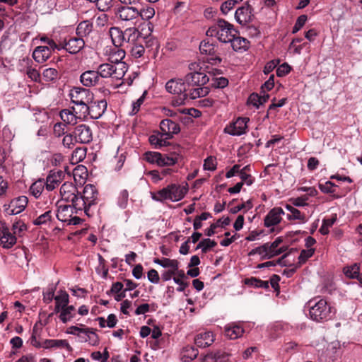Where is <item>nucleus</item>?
<instances>
[{"instance_id":"obj_32","label":"nucleus","mask_w":362,"mask_h":362,"mask_svg":"<svg viewBox=\"0 0 362 362\" xmlns=\"http://www.w3.org/2000/svg\"><path fill=\"white\" fill-rule=\"evenodd\" d=\"M229 42L231 43L232 48L234 51H245L248 48L249 42L244 37L233 36Z\"/></svg>"},{"instance_id":"obj_14","label":"nucleus","mask_w":362,"mask_h":362,"mask_svg":"<svg viewBox=\"0 0 362 362\" xmlns=\"http://www.w3.org/2000/svg\"><path fill=\"white\" fill-rule=\"evenodd\" d=\"M116 14L122 21L134 23L139 18V9L134 6H121Z\"/></svg>"},{"instance_id":"obj_45","label":"nucleus","mask_w":362,"mask_h":362,"mask_svg":"<svg viewBox=\"0 0 362 362\" xmlns=\"http://www.w3.org/2000/svg\"><path fill=\"white\" fill-rule=\"evenodd\" d=\"M128 47V46H127ZM130 48V52L133 57L139 58L143 56L145 49L143 45L141 44L134 43L131 45H129Z\"/></svg>"},{"instance_id":"obj_51","label":"nucleus","mask_w":362,"mask_h":362,"mask_svg":"<svg viewBox=\"0 0 362 362\" xmlns=\"http://www.w3.org/2000/svg\"><path fill=\"white\" fill-rule=\"evenodd\" d=\"M88 327H79L77 326H71L68 328L66 333L73 334V335H77L79 337H83V335L85 334V333H88Z\"/></svg>"},{"instance_id":"obj_20","label":"nucleus","mask_w":362,"mask_h":362,"mask_svg":"<svg viewBox=\"0 0 362 362\" xmlns=\"http://www.w3.org/2000/svg\"><path fill=\"white\" fill-rule=\"evenodd\" d=\"M230 354L218 350L206 354L202 359V362H230Z\"/></svg>"},{"instance_id":"obj_52","label":"nucleus","mask_w":362,"mask_h":362,"mask_svg":"<svg viewBox=\"0 0 362 362\" xmlns=\"http://www.w3.org/2000/svg\"><path fill=\"white\" fill-rule=\"evenodd\" d=\"M209 93L207 88L197 87L190 90L189 96L192 99L204 97Z\"/></svg>"},{"instance_id":"obj_39","label":"nucleus","mask_w":362,"mask_h":362,"mask_svg":"<svg viewBox=\"0 0 362 362\" xmlns=\"http://www.w3.org/2000/svg\"><path fill=\"white\" fill-rule=\"evenodd\" d=\"M153 262L160 265L163 268L177 269V265H179V262L176 259H171L169 258L154 259Z\"/></svg>"},{"instance_id":"obj_49","label":"nucleus","mask_w":362,"mask_h":362,"mask_svg":"<svg viewBox=\"0 0 362 362\" xmlns=\"http://www.w3.org/2000/svg\"><path fill=\"white\" fill-rule=\"evenodd\" d=\"M51 218H52V211H51V210H48L46 212H45L44 214L39 216L37 218H35L33 221V223L35 225H37V226L45 224V223H48L49 221H50Z\"/></svg>"},{"instance_id":"obj_12","label":"nucleus","mask_w":362,"mask_h":362,"mask_svg":"<svg viewBox=\"0 0 362 362\" xmlns=\"http://www.w3.org/2000/svg\"><path fill=\"white\" fill-rule=\"evenodd\" d=\"M248 120L245 117H239L235 122L227 126L224 132L233 136H240L246 132Z\"/></svg>"},{"instance_id":"obj_48","label":"nucleus","mask_w":362,"mask_h":362,"mask_svg":"<svg viewBox=\"0 0 362 362\" xmlns=\"http://www.w3.org/2000/svg\"><path fill=\"white\" fill-rule=\"evenodd\" d=\"M155 15V10L151 6H147L141 10H139V17L143 20L148 21L151 19Z\"/></svg>"},{"instance_id":"obj_16","label":"nucleus","mask_w":362,"mask_h":362,"mask_svg":"<svg viewBox=\"0 0 362 362\" xmlns=\"http://www.w3.org/2000/svg\"><path fill=\"white\" fill-rule=\"evenodd\" d=\"M166 90L172 94H177L183 96V98L187 95L186 92V84L182 79H171L165 84Z\"/></svg>"},{"instance_id":"obj_28","label":"nucleus","mask_w":362,"mask_h":362,"mask_svg":"<svg viewBox=\"0 0 362 362\" xmlns=\"http://www.w3.org/2000/svg\"><path fill=\"white\" fill-rule=\"evenodd\" d=\"M235 18L237 22L244 25L251 20V9L249 6H244L235 11Z\"/></svg>"},{"instance_id":"obj_33","label":"nucleus","mask_w":362,"mask_h":362,"mask_svg":"<svg viewBox=\"0 0 362 362\" xmlns=\"http://www.w3.org/2000/svg\"><path fill=\"white\" fill-rule=\"evenodd\" d=\"M286 209L290 211V214H287V218L288 220H298L301 223H305L307 221L306 216L304 214H302L299 210L294 208L293 206L287 204Z\"/></svg>"},{"instance_id":"obj_17","label":"nucleus","mask_w":362,"mask_h":362,"mask_svg":"<svg viewBox=\"0 0 362 362\" xmlns=\"http://www.w3.org/2000/svg\"><path fill=\"white\" fill-rule=\"evenodd\" d=\"M284 214V211L281 207L273 208L264 218V226L269 228L277 225Z\"/></svg>"},{"instance_id":"obj_23","label":"nucleus","mask_w":362,"mask_h":362,"mask_svg":"<svg viewBox=\"0 0 362 362\" xmlns=\"http://www.w3.org/2000/svg\"><path fill=\"white\" fill-rule=\"evenodd\" d=\"M214 341V337L211 332L199 333L194 338V342L199 347H206L210 346Z\"/></svg>"},{"instance_id":"obj_31","label":"nucleus","mask_w":362,"mask_h":362,"mask_svg":"<svg viewBox=\"0 0 362 362\" xmlns=\"http://www.w3.org/2000/svg\"><path fill=\"white\" fill-rule=\"evenodd\" d=\"M124 44L127 46L136 43L138 38L140 37L139 31L135 28H129L124 31Z\"/></svg>"},{"instance_id":"obj_9","label":"nucleus","mask_w":362,"mask_h":362,"mask_svg":"<svg viewBox=\"0 0 362 362\" xmlns=\"http://www.w3.org/2000/svg\"><path fill=\"white\" fill-rule=\"evenodd\" d=\"M28 203V197L25 196H21L12 199L8 204H4L3 206L4 211L9 216L16 215L24 211Z\"/></svg>"},{"instance_id":"obj_35","label":"nucleus","mask_w":362,"mask_h":362,"mask_svg":"<svg viewBox=\"0 0 362 362\" xmlns=\"http://www.w3.org/2000/svg\"><path fill=\"white\" fill-rule=\"evenodd\" d=\"M55 308L54 311L59 313L60 309L68 306L69 295L66 292H62L59 295L54 297Z\"/></svg>"},{"instance_id":"obj_36","label":"nucleus","mask_w":362,"mask_h":362,"mask_svg":"<svg viewBox=\"0 0 362 362\" xmlns=\"http://www.w3.org/2000/svg\"><path fill=\"white\" fill-rule=\"evenodd\" d=\"M16 243V238L10 233L0 234V245L4 248H11Z\"/></svg>"},{"instance_id":"obj_8","label":"nucleus","mask_w":362,"mask_h":362,"mask_svg":"<svg viewBox=\"0 0 362 362\" xmlns=\"http://www.w3.org/2000/svg\"><path fill=\"white\" fill-rule=\"evenodd\" d=\"M107 105L105 100L98 101H93V100L92 102L87 105V111L84 112V114H81L80 117L86 118L89 115L92 119H98L105 113Z\"/></svg>"},{"instance_id":"obj_47","label":"nucleus","mask_w":362,"mask_h":362,"mask_svg":"<svg viewBox=\"0 0 362 362\" xmlns=\"http://www.w3.org/2000/svg\"><path fill=\"white\" fill-rule=\"evenodd\" d=\"M83 341L89 342L92 345H95L98 342V337L93 332V329L88 328V333H85L82 337Z\"/></svg>"},{"instance_id":"obj_22","label":"nucleus","mask_w":362,"mask_h":362,"mask_svg":"<svg viewBox=\"0 0 362 362\" xmlns=\"http://www.w3.org/2000/svg\"><path fill=\"white\" fill-rule=\"evenodd\" d=\"M52 51L47 46L37 47L33 53V59L38 63H43L51 56Z\"/></svg>"},{"instance_id":"obj_13","label":"nucleus","mask_w":362,"mask_h":362,"mask_svg":"<svg viewBox=\"0 0 362 362\" xmlns=\"http://www.w3.org/2000/svg\"><path fill=\"white\" fill-rule=\"evenodd\" d=\"M65 173L62 170H51L46 177L45 189L47 191H52L64 180Z\"/></svg>"},{"instance_id":"obj_60","label":"nucleus","mask_w":362,"mask_h":362,"mask_svg":"<svg viewBox=\"0 0 362 362\" xmlns=\"http://www.w3.org/2000/svg\"><path fill=\"white\" fill-rule=\"evenodd\" d=\"M66 124L64 123L58 122L54 125L53 131L56 136L60 137L66 132Z\"/></svg>"},{"instance_id":"obj_24","label":"nucleus","mask_w":362,"mask_h":362,"mask_svg":"<svg viewBox=\"0 0 362 362\" xmlns=\"http://www.w3.org/2000/svg\"><path fill=\"white\" fill-rule=\"evenodd\" d=\"M225 334L230 339H236L241 337L245 332L244 329L238 325L230 323L225 326Z\"/></svg>"},{"instance_id":"obj_1","label":"nucleus","mask_w":362,"mask_h":362,"mask_svg":"<svg viewBox=\"0 0 362 362\" xmlns=\"http://www.w3.org/2000/svg\"><path fill=\"white\" fill-rule=\"evenodd\" d=\"M310 318L317 322H323L332 319L334 310L331 305L323 298L313 299L308 303Z\"/></svg>"},{"instance_id":"obj_46","label":"nucleus","mask_w":362,"mask_h":362,"mask_svg":"<svg viewBox=\"0 0 362 362\" xmlns=\"http://www.w3.org/2000/svg\"><path fill=\"white\" fill-rule=\"evenodd\" d=\"M267 247H265L264 244L262 246L255 247L252 249L249 253V256L255 255L256 254H258L261 255L262 259H270L271 257H269V252H267Z\"/></svg>"},{"instance_id":"obj_59","label":"nucleus","mask_w":362,"mask_h":362,"mask_svg":"<svg viewBox=\"0 0 362 362\" xmlns=\"http://www.w3.org/2000/svg\"><path fill=\"white\" fill-rule=\"evenodd\" d=\"M307 21V16L306 15H301L298 18L297 21L293 28V33H297L298 30H300L303 25L305 24Z\"/></svg>"},{"instance_id":"obj_38","label":"nucleus","mask_w":362,"mask_h":362,"mask_svg":"<svg viewBox=\"0 0 362 362\" xmlns=\"http://www.w3.org/2000/svg\"><path fill=\"white\" fill-rule=\"evenodd\" d=\"M161 153L156 151H146L143 154V160L150 164H156L159 166Z\"/></svg>"},{"instance_id":"obj_61","label":"nucleus","mask_w":362,"mask_h":362,"mask_svg":"<svg viewBox=\"0 0 362 362\" xmlns=\"http://www.w3.org/2000/svg\"><path fill=\"white\" fill-rule=\"evenodd\" d=\"M75 140V136L72 135L71 134H66L62 140V144L64 146L71 148L74 146Z\"/></svg>"},{"instance_id":"obj_62","label":"nucleus","mask_w":362,"mask_h":362,"mask_svg":"<svg viewBox=\"0 0 362 362\" xmlns=\"http://www.w3.org/2000/svg\"><path fill=\"white\" fill-rule=\"evenodd\" d=\"M335 185L330 181H327L324 184H320L319 188L320 189L325 193H332L334 192Z\"/></svg>"},{"instance_id":"obj_57","label":"nucleus","mask_w":362,"mask_h":362,"mask_svg":"<svg viewBox=\"0 0 362 362\" xmlns=\"http://www.w3.org/2000/svg\"><path fill=\"white\" fill-rule=\"evenodd\" d=\"M86 150L85 148H77L72 153V159L76 163L83 160L86 158Z\"/></svg>"},{"instance_id":"obj_6","label":"nucleus","mask_w":362,"mask_h":362,"mask_svg":"<svg viewBox=\"0 0 362 362\" xmlns=\"http://www.w3.org/2000/svg\"><path fill=\"white\" fill-rule=\"evenodd\" d=\"M128 67L126 63H119L113 64L112 63H105L100 64L98 68V73L100 77H112L117 80L122 79Z\"/></svg>"},{"instance_id":"obj_37","label":"nucleus","mask_w":362,"mask_h":362,"mask_svg":"<svg viewBox=\"0 0 362 362\" xmlns=\"http://www.w3.org/2000/svg\"><path fill=\"white\" fill-rule=\"evenodd\" d=\"M93 30V24L88 21L81 22L76 28V34L82 38L89 35Z\"/></svg>"},{"instance_id":"obj_26","label":"nucleus","mask_w":362,"mask_h":362,"mask_svg":"<svg viewBox=\"0 0 362 362\" xmlns=\"http://www.w3.org/2000/svg\"><path fill=\"white\" fill-rule=\"evenodd\" d=\"M61 119L66 124H75L77 123L78 119H84L83 117H80L78 114L74 111L72 109H64L60 112Z\"/></svg>"},{"instance_id":"obj_5","label":"nucleus","mask_w":362,"mask_h":362,"mask_svg":"<svg viewBox=\"0 0 362 362\" xmlns=\"http://www.w3.org/2000/svg\"><path fill=\"white\" fill-rule=\"evenodd\" d=\"M98 192L96 187L90 184L86 185L83 190V194L76 199V211H83L88 216H92L93 212L90 207L96 204Z\"/></svg>"},{"instance_id":"obj_54","label":"nucleus","mask_w":362,"mask_h":362,"mask_svg":"<svg viewBox=\"0 0 362 362\" xmlns=\"http://www.w3.org/2000/svg\"><path fill=\"white\" fill-rule=\"evenodd\" d=\"M129 192L127 189L122 190L118 196V205L122 209H125L128 204Z\"/></svg>"},{"instance_id":"obj_11","label":"nucleus","mask_w":362,"mask_h":362,"mask_svg":"<svg viewBox=\"0 0 362 362\" xmlns=\"http://www.w3.org/2000/svg\"><path fill=\"white\" fill-rule=\"evenodd\" d=\"M74 134L76 141L81 144H88L93 139V132L90 127L86 124H80L75 127Z\"/></svg>"},{"instance_id":"obj_53","label":"nucleus","mask_w":362,"mask_h":362,"mask_svg":"<svg viewBox=\"0 0 362 362\" xmlns=\"http://www.w3.org/2000/svg\"><path fill=\"white\" fill-rule=\"evenodd\" d=\"M42 76L46 81H51L58 76V71L53 68H47L43 71Z\"/></svg>"},{"instance_id":"obj_15","label":"nucleus","mask_w":362,"mask_h":362,"mask_svg":"<svg viewBox=\"0 0 362 362\" xmlns=\"http://www.w3.org/2000/svg\"><path fill=\"white\" fill-rule=\"evenodd\" d=\"M160 127L162 132L161 136H165L166 139H170L173 134H178L180 128L178 124L169 119H163Z\"/></svg>"},{"instance_id":"obj_44","label":"nucleus","mask_w":362,"mask_h":362,"mask_svg":"<svg viewBox=\"0 0 362 362\" xmlns=\"http://www.w3.org/2000/svg\"><path fill=\"white\" fill-rule=\"evenodd\" d=\"M216 245V243L209 238L204 239L199 243L196 250L202 249L203 253H206L211 248L214 247Z\"/></svg>"},{"instance_id":"obj_56","label":"nucleus","mask_w":362,"mask_h":362,"mask_svg":"<svg viewBox=\"0 0 362 362\" xmlns=\"http://www.w3.org/2000/svg\"><path fill=\"white\" fill-rule=\"evenodd\" d=\"M217 162L216 158L209 156L204 160V169L214 171L216 169Z\"/></svg>"},{"instance_id":"obj_18","label":"nucleus","mask_w":362,"mask_h":362,"mask_svg":"<svg viewBox=\"0 0 362 362\" xmlns=\"http://www.w3.org/2000/svg\"><path fill=\"white\" fill-rule=\"evenodd\" d=\"M185 80L188 85L199 86L206 84L209 81V77L203 72L189 73L185 76Z\"/></svg>"},{"instance_id":"obj_19","label":"nucleus","mask_w":362,"mask_h":362,"mask_svg":"<svg viewBox=\"0 0 362 362\" xmlns=\"http://www.w3.org/2000/svg\"><path fill=\"white\" fill-rule=\"evenodd\" d=\"M80 80L83 86L90 87L99 83L100 76L97 71L89 70L81 75Z\"/></svg>"},{"instance_id":"obj_4","label":"nucleus","mask_w":362,"mask_h":362,"mask_svg":"<svg viewBox=\"0 0 362 362\" xmlns=\"http://www.w3.org/2000/svg\"><path fill=\"white\" fill-rule=\"evenodd\" d=\"M69 96L72 103L75 104L74 110L80 116L87 111V105L93 100V95L90 90L75 87L70 90Z\"/></svg>"},{"instance_id":"obj_25","label":"nucleus","mask_w":362,"mask_h":362,"mask_svg":"<svg viewBox=\"0 0 362 362\" xmlns=\"http://www.w3.org/2000/svg\"><path fill=\"white\" fill-rule=\"evenodd\" d=\"M199 50L202 54H205L214 57H212L211 59L218 61V62H221V58L216 56V45L214 43L210 42L209 40H203L202 42H201L199 45Z\"/></svg>"},{"instance_id":"obj_3","label":"nucleus","mask_w":362,"mask_h":362,"mask_svg":"<svg viewBox=\"0 0 362 362\" xmlns=\"http://www.w3.org/2000/svg\"><path fill=\"white\" fill-rule=\"evenodd\" d=\"M238 32L233 25L223 19L218 20L207 30L206 35L216 37L218 40L223 43H228L235 36Z\"/></svg>"},{"instance_id":"obj_41","label":"nucleus","mask_w":362,"mask_h":362,"mask_svg":"<svg viewBox=\"0 0 362 362\" xmlns=\"http://www.w3.org/2000/svg\"><path fill=\"white\" fill-rule=\"evenodd\" d=\"M124 57L125 52L122 49H119V47H115V49L112 50L110 54V59L113 64L124 63L122 61Z\"/></svg>"},{"instance_id":"obj_34","label":"nucleus","mask_w":362,"mask_h":362,"mask_svg":"<svg viewBox=\"0 0 362 362\" xmlns=\"http://www.w3.org/2000/svg\"><path fill=\"white\" fill-rule=\"evenodd\" d=\"M76 309L73 305H68L60 309V315L59 316L61 321L64 323L70 321L75 315Z\"/></svg>"},{"instance_id":"obj_63","label":"nucleus","mask_w":362,"mask_h":362,"mask_svg":"<svg viewBox=\"0 0 362 362\" xmlns=\"http://www.w3.org/2000/svg\"><path fill=\"white\" fill-rule=\"evenodd\" d=\"M291 71V66L287 63L280 65L276 69V75L279 77H283L288 74Z\"/></svg>"},{"instance_id":"obj_21","label":"nucleus","mask_w":362,"mask_h":362,"mask_svg":"<svg viewBox=\"0 0 362 362\" xmlns=\"http://www.w3.org/2000/svg\"><path fill=\"white\" fill-rule=\"evenodd\" d=\"M84 44L83 40L80 37H71L61 49L64 48L69 53L76 54L83 47Z\"/></svg>"},{"instance_id":"obj_64","label":"nucleus","mask_w":362,"mask_h":362,"mask_svg":"<svg viewBox=\"0 0 362 362\" xmlns=\"http://www.w3.org/2000/svg\"><path fill=\"white\" fill-rule=\"evenodd\" d=\"M147 277H148V281L151 283H153L155 284L159 283L160 277H159L158 273L154 269H151L148 272Z\"/></svg>"},{"instance_id":"obj_43","label":"nucleus","mask_w":362,"mask_h":362,"mask_svg":"<svg viewBox=\"0 0 362 362\" xmlns=\"http://www.w3.org/2000/svg\"><path fill=\"white\" fill-rule=\"evenodd\" d=\"M198 354V350L193 346H186L182 351V358L187 362L197 358Z\"/></svg>"},{"instance_id":"obj_27","label":"nucleus","mask_w":362,"mask_h":362,"mask_svg":"<svg viewBox=\"0 0 362 362\" xmlns=\"http://www.w3.org/2000/svg\"><path fill=\"white\" fill-rule=\"evenodd\" d=\"M42 346L44 349L65 348L69 351H72L71 346L66 339H45Z\"/></svg>"},{"instance_id":"obj_40","label":"nucleus","mask_w":362,"mask_h":362,"mask_svg":"<svg viewBox=\"0 0 362 362\" xmlns=\"http://www.w3.org/2000/svg\"><path fill=\"white\" fill-rule=\"evenodd\" d=\"M45 187V182L40 179L37 181H35V182H33L32 184V185L30 186V194L34 196L35 198H38L44 188Z\"/></svg>"},{"instance_id":"obj_7","label":"nucleus","mask_w":362,"mask_h":362,"mask_svg":"<svg viewBox=\"0 0 362 362\" xmlns=\"http://www.w3.org/2000/svg\"><path fill=\"white\" fill-rule=\"evenodd\" d=\"M57 207L56 216L59 221L66 223L67 225L74 226L78 225L81 223V218L74 216V214H77L78 211L76 212L73 204L69 205L59 203Z\"/></svg>"},{"instance_id":"obj_58","label":"nucleus","mask_w":362,"mask_h":362,"mask_svg":"<svg viewBox=\"0 0 362 362\" xmlns=\"http://www.w3.org/2000/svg\"><path fill=\"white\" fill-rule=\"evenodd\" d=\"M314 254V249L310 248L308 250H303L298 257L299 264L305 263L308 258Z\"/></svg>"},{"instance_id":"obj_42","label":"nucleus","mask_w":362,"mask_h":362,"mask_svg":"<svg viewBox=\"0 0 362 362\" xmlns=\"http://www.w3.org/2000/svg\"><path fill=\"white\" fill-rule=\"evenodd\" d=\"M359 270V266L355 263L344 267L343 272L346 277L349 279H356V277L360 274Z\"/></svg>"},{"instance_id":"obj_30","label":"nucleus","mask_w":362,"mask_h":362,"mask_svg":"<svg viewBox=\"0 0 362 362\" xmlns=\"http://www.w3.org/2000/svg\"><path fill=\"white\" fill-rule=\"evenodd\" d=\"M281 242L282 239L281 238H277L273 243H267L264 244L265 247H267V250L269 252V257L272 258L273 257L283 253L286 250V249L284 247H280L278 249V247L281 243Z\"/></svg>"},{"instance_id":"obj_29","label":"nucleus","mask_w":362,"mask_h":362,"mask_svg":"<svg viewBox=\"0 0 362 362\" xmlns=\"http://www.w3.org/2000/svg\"><path fill=\"white\" fill-rule=\"evenodd\" d=\"M109 34L115 47H119L124 45V32L119 28L116 27L111 28L109 30Z\"/></svg>"},{"instance_id":"obj_10","label":"nucleus","mask_w":362,"mask_h":362,"mask_svg":"<svg viewBox=\"0 0 362 362\" xmlns=\"http://www.w3.org/2000/svg\"><path fill=\"white\" fill-rule=\"evenodd\" d=\"M60 194L62 200L70 202L76 209V199H78V190L73 183L66 182L60 188Z\"/></svg>"},{"instance_id":"obj_55","label":"nucleus","mask_w":362,"mask_h":362,"mask_svg":"<svg viewBox=\"0 0 362 362\" xmlns=\"http://www.w3.org/2000/svg\"><path fill=\"white\" fill-rule=\"evenodd\" d=\"M288 256V254L283 255L281 258H279L276 262L269 261L262 264H258L257 268H264L268 267L270 266H275L276 264H280L281 266H286V263L284 261V259Z\"/></svg>"},{"instance_id":"obj_2","label":"nucleus","mask_w":362,"mask_h":362,"mask_svg":"<svg viewBox=\"0 0 362 362\" xmlns=\"http://www.w3.org/2000/svg\"><path fill=\"white\" fill-rule=\"evenodd\" d=\"M186 185H187L186 184ZM187 192V186L170 184L157 192H151V198L156 202H162L165 200H170L175 202L182 199Z\"/></svg>"},{"instance_id":"obj_50","label":"nucleus","mask_w":362,"mask_h":362,"mask_svg":"<svg viewBox=\"0 0 362 362\" xmlns=\"http://www.w3.org/2000/svg\"><path fill=\"white\" fill-rule=\"evenodd\" d=\"M177 163V158L176 157H170L167 155L161 154V158L159 162V166H172Z\"/></svg>"}]
</instances>
